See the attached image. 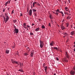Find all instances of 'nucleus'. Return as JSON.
I'll return each instance as SVG.
<instances>
[{
  "instance_id": "obj_1",
  "label": "nucleus",
  "mask_w": 75,
  "mask_h": 75,
  "mask_svg": "<svg viewBox=\"0 0 75 75\" xmlns=\"http://www.w3.org/2000/svg\"><path fill=\"white\" fill-rule=\"evenodd\" d=\"M40 47L41 48L43 47V45H44V42L43 41H42L41 40H40Z\"/></svg>"
},
{
  "instance_id": "obj_2",
  "label": "nucleus",
  "mask_w": 75,
  "mask_h": 75,
  "mask_svg": "<svg viewBox=\"0 0 75 75\" xmlns=\"http://www.w3.org/2000/svg\"><path fill=\"white\" fill-rule=\"evenodd\" d=\"M14 28H15L14 31L15 32V33H18V29L16 28V27L15 25H14Z\"/></svg>"
},
{
  "instance_id": "obj_3",
  "label": "nucleus",
  "mask_w": 75,
  "mask_h": 75,
  "mask_svg": "<svg viewBox=\"0 0 75 75\" xmlns=\"http://www.w3.org/2000/svg\"><path fill=\"white\" fill-rule=\"evenodd\" d=\"M5 17H6L5 23H6L7 22V21H8L9 19V17H8V16H5Z\"/></svg>"
},
{
  "instance_id": "obj_4",
  "label": "nucleus",
  "mask_w": 75,
  "mask_h": 75,
  "mask_svg": "<svg viewBox=\"0 0 75 75\" xmlns=\"http://www.w3.org/2000/svg\"><path fill=\"white\" fill-rule=\"evenodd\" d=\"M55 11L56 12H54L53 13H54V14H56V15H57V16H58V13H59V9H57V10Z\"/></svg>"
},
{
  "instance_id": "obj_5",
  "label": "nucleus",
  "mask_w": 75,
  "mask_h": 75,
  "mask_svg": "<svg viewBox=\"0 0 75 75\" xmlns=\"http://www.w3.org/2000/svg\"><path fill=\"white\" fill-rule=\"evenodd\" d=\"M70 73L71 75H74L75 74V71H74L71 70L70 72Z\"/></svg>"
},
{
  "instance_id": "obj_6",
  "label": "nucleus",
  "mask_w": 75,
  "mask_h": 75,
  "mask_svg": "<svg viewBox=\"0 0 75 75\" xmlns=\"http://www.w3.org/2000/svg\"><path fill=\"white\" fill-rule=\"evenodd\" d=\"M12 62L13 64H18V65H19V64H18V62H16L15 61H14L13 60H12Z\"/></svg>"
},
{
  "instance_id": "obj_7",
  "label": "nucleus",
  "mask_w": 75,
  "mask_h": 75,
  "mask_svg": "<svg viewBox=\"0 0 75 75\" xmlns=\"http://www.w3.org/2000/svg\"><path fill=\"white\" fill-rule=\"evenodd\" d=\"M29 14L30 16L32 15V9H30L29 12Z\"/></svg>"
},
{
  "instance_id": "obj_8",
  "label": "nucleus",
  "mask_w": 75,
  "mask_h": 75,
  "mask_svg": "<svg viewBox=\"0 0 75 75\" xmlns=\"http://www.w3.org/2000/svg\"><path fill=\"white\" fill-rule=\"evenodd\" d=\"M54 44H55V42H52L51 43H50V45L51 46H53L54 45Z\"/></svg>"
},
{
  "instance_id": "obj_9",
  "label": "nucleus",
  "mask_w": 75,
  "mask_h": 75,
  "mask_svg": "<svg viewBox=\"0 0 75 75\" xmlns=\"http://www.w3.org/2000/svg\"><path fill=\"white\" fill-rule=\"evenodd\" d=\"M61 27L62 30H64L65 29V27L63 25L61 26Z\"/></svg>"
},
{
  "instance_id": "obj_10",
  "label": "nucleus",
  "mask_w": 75,
  "mask_h": 75,
  "mask_svg": "<svg viewBox=\"0 0 75 75\" xmlns=\"http://www.w3.org/2000/svg\"><path fill=\"white\" fill-rule=\"evenodd\" d=\"M39 30H40V28L38 27V28L36 29L35 30V31L36 32L39 31Z\"/></svg>"
},
{
  "instance_id": "obj_11",
  "label": "nucleus",
  "mask_w": 75,
  "mask_h": 75,
  "mask_svg": "<svg viewBox=\"0 0 75 75\" xmlns=\"http://www.w3.org/2000/svg\"><path fill=\"white\" fill-rule=\"evenodd\" d=\"M6 54H8L9 53V50H6L5 51Z\"/></svg>"
},
{
  "instance_id": "obj_12",
  "label": "nucleus",
  "mask_w": 75,
  "mask_h": 75,
  "mask_svg": "<svg viewBox=\"0 0 75 75\" xmlns=\"http://www.w3.org/2000/svg\"><path fill=\"white\" fill-rule=\"evenodd\" d=\"M44 68H45V71H46V70H47V69H48V67L47 66H46V67H44Z\"/></svg>"
},
{
  "instance_id": "obj_13",
  "label": "nucleus",
  "mask_w": 75,
  "mask_h": 75,
  "mask_svg": "<svg viewBox=\"0 0 75 75\" xmlns=\"http://www.w3.org/2000/svg\"><path fill=\"white\" fill-rule=\"evenodd\" d=\"M70 34L71 35H74V32L72 31L71 32Z\"/></svg>"
},
{
  "instance_id": "obj_14",
  "label": "nucleus",
  "mask_w": 75,
  "mask_h": 75,
  "mask_svg": "<svg viewBox=\"0 0 75 75\" xmlns=\"http://www.w3.org/2000/svg\"><path fill=\"white\" fill-rule=\"evenodd\" d=\"M33 53H34L33 52H32L30 55V56H31V57H33Z\"/></svg>"
},
{
  "instance_id": "obj_15",
  "label": "nucleus",
  "mask_w": 75,
  "mask_h": 75,
  "mask_svg": "<svg viewBox=\"0 0 75 75\" xmlns=\"http://www.w3.org/2000/svg\"><path fill=\"white\" fill-rule=\"evenodd\" d=\"M66 26H67V27H68V26H69V24L68 23H66Z\"/></svg>"
},
{
  "instance_id": "obj_16",
  "label": "nucleus",
  "mask_w": 75,
  "mask_h": 75,
  "mask_svg": "<svg viewBox=\"0 0 75 75\" xmlns=\"http://www.w3.org/2000/svg\"><path fill=\"white\" fill-rule=\"evenodd\" d=\"M32 11L33 12H35L36 11H37V10H35L34 9H32Z\"/></svg>"
},
{
  "instance_id": "obj_17",
  "label": "nucleus",
  "mask_w": 75,
  "mask_h": 75,
  "mask_svg": "<svg viewBox=\"0 0 75 75\" xmlns=\"http://www.w3.org/2000/svg\"><path fill=\"white\" fill-rule=\"evenodd\" d=\"M65 56L66 57H67V58H69V56H68V55L67 54V53H66V54H65Z\"/></svg>"
},
{
  "instance_id": "obj_18",
  "label": "nucleus",
  "mask_w": 75,
  "mask_h": 75,
  "mask_svg": "<svg viewBox=\"0 0 75 75\" xmlns=\"http://www.w3.org/2000/svg\"><path fill=\"white\" fill-rule=\"evenodd\" d=\"M63 34L64 35H68V33H63Z\"/></svg>"
},
{
  "instance_id": "obj_19",
  "label": "nucleus",
  "mask_w": 75,
  "mask_h": 75,
  "mask_svg": "<svg viewBox=\"0 0 75 75\" xmlns=\"http://www.w3.org/2000/svg\"><path fill=\"white\" fill-rule=\"evenodd\" d=\"M28 54H27V53H25L24 54V55L25 56H27Z\"/></svg>"
},
{
  "instance_id": "obj_20",
  "label": "nucleus",
  "mask_w": 75,
  "mask_h": 75,
  "mask_svg": "<svg viewBox=\"0 0 75 75\" xmlns=\"http://www.w3.org/2000/svg\"><path fill=\"white\" fill-rule=\"evenodd\" d=\"M54 50H58V48L57 47H54Z\"/></svg>"
},
{
  "instance_id": "obj_21",
  "label": "nucleus",
  "mask_w": 75,
  "mask_h": 75,
  "mask_svg": "<svg viewBox=\"0 0 75 75\" xmlns=\"http://www.w3.org/2000/svg\"><path fill=\"white\" fill-rule=\"evenodd\" d=\"M34 14L35 16H37V12H35L34 13Z\"/></svg>"
},
{
  "instance_id": "obj_22",
  "label": "nucleus",
  "mask_w": 75,
  "mask_h": 75,
  "mask_svg": "<svg viewBox=\"0 0 75 75\" xmlns=\"http://www.w3.org/2000/svg\"><path fill=\"white\" fill-rule=\"evenodd\" d=\"M45 26L42 25V28L43 29H44V28H45Z\"/></svg>"
},
{
  "instance_id": "obj_23",
  "label": "nucleus",
  "mask_w": 75,
  "mask_h": 75,
  "mask_svg": "<svg viewBox=\"0 0 75 75\" xmlns=\"http://www.w3.org/2000/svg\"><path fill=\"white\" fill-rule=\"evenodd\" d=\"M13 22L14 23H16L17 22V20H15L13 21Z\"/></svg>"
},
{
  "instance_id": "obj_24",
  "label": "nucleus",
  "mask_w": 75,
  "mask_h": 75,
  "mask_svg": "<svg viewBox=\"0 0 75 75\" xmlns=\"http://www.w3.org/2000/svg\"><path fill=\"white\" fill-rule=\"evenodd\" d=\"M18 71H20L21 72H23V70H22V69H19L18 70Z\"/></svg>"
},
{
  "instance_id": "obj_25",
  "label": "nucleus",
  "mask_w": 75,
  "mask_h": 75,
  "mask_svg": "<svg viewBox=\"0 0 75 75\" xmlns=\"http://www.w3.org/2000/svg\"><path fill=\"white\" fill-rule=\"evenodd\" d=\"M4 18V21H5V20H6V18H5V17H4V16L3 17Z\"/></svg>"
},
{
  "instance_id": "obj_26",
  "label": "nucleus",
  "mask_w": 75,
  "mask_h": 75,
  "mask_svg": "<svg viewBox=\"0 0 75 75\" xmlns=\"http://www.w3.org/2000/svg\"><path fill=\"white\" fill-rule=\"evenodd\" d=\"M35 4H37V2H35L33 3V5H35Z\"/></svg>"
},
{
  "instance_id": "obj_27",
  "label": "nucleus",
  "mask_w": 75,
  "mask_h": 75,
  "mask_svg": "<svg viewBox=\"0 0 75 75\" xmlns=\"http://www.w3.org/2000/svg\"><path fill=\"white\" fill-rule=\"evenodd\" d=\"M37 5H38V6H40V4L39 3H38L37 4Z\"/></svg>"
},
{
  "instance_id": "obj_28",
  "label": "nucleus",
  "mask_w": 75,
  "mask_h": 75,
  "mask_svg": "<svg viewBox=\"0 0 75 75\" xmlns=\"http://www.w3.org/2000/svg\"><path fill=\"white\" fill-rule=\"evenodd\" d=\"M23 25L24 26H25V27L26 26V23H23Z\"/></svg>"
},
{
  "instance_id": "obj_29",
  "label": "nucleus",
  "mask_w": 75,
  "mask_h": 75,
  "mask_svg": "<svg viewBox=\"0 0 75 75\" xmlns=\"http://www.w3.org/2000/svg\"><path fill=\"white\" fill-rule=\"evenodd\" d=\"M8 4V2L7 1L6 2L5 5H6V6H7V4Z\"/></svg>"
},
{
  "instance_id": "obj_30",
  "label": "nucleus",
  "mask_w": 75,
  "mask_h": 75,
  "mask_svg": "<svg viewBox=\"0 0 75 75\" xmlns=\"http://www.w3.org/2000/svg\"><path fill=\"white\" fill-rule=\"evenodd\" d=\"M45 63H44L43 65V67H45Z\"/></svg>"
},
{
  "instance_id": "obj_31",
  "label": "nucleus",
  "mask_w": 75,
  "mask_h": 75,
  "mask_svg": "<svg viewBox=\"0 0 75 75\" xmlns=\"http://www.w3.org/2000/svg\"><path fill=\"white\" fill-rule=\"evenodd\" d=\"M20 66H21L22 65H23V64H21V63L20 62Z\"/></svg>"
},
{
  "instance_id": "obj_32",
  "label": "nucleus",
  "mask_w": 75,
  "mask_h": 75,
  "mask_svg": "<svg viewBox=\"0 0 75 75\" xmlns=\"http://www.w3.org/2000/svg\"><path fill=\"white\" fill-rule=\"evenodd\" d=\"M30 35H34V34L33 33H30Z\"/></svg>"
},
{
  "instance_id": "obj_33",
  "label": "nucleus",
  "mask_w": 75,
  "mask_h": 75,
  "mask_svg": "<svg viewBox=\"0 0 75 75\" xmlns=\"http://www.w3.org/2000/svg\"><path fill=\"white\" fill-rule=\"evenodd\" d=\"M14 13V10H13L12 11L11 14H13Z\"/></svg>"
},
{
  "instance_id": "obj_34",
  "label": "nucleus",
  "mask_w": 75,
  "mask_h": 75,
  "mask_svg": "<svg viewBox=\"0 0 75 75\" xmlns=\"http://www.w3.org/2000/svg\"><path fill=\"white\" fill-rule=\"evenodd\" d=\"M65 10H66L68 9V7H65Z\"/></svg>"
},
{
  "instance_id": "obj_35",
  "label": "nucleus",
  "mask_w": 75,
  "mask_h": 75,
  "mask_svg": "<svg viewBox=\"0 0 75 75\" xmlns=\"http://www.w3.org/2000/svg\"><path fill=\"white\" fill-rule=\"evenodd\" d=\"M56 59L57 61H59V59H58V57H56Z\"/></svg>"
},
{
  "instance_id": "obj_36",
  "label": "nucleus",
  "mask_w": 75,
  "mask_h": 75,
  "mask_svg": "<svg viewBox=\"0 0 75 75\" xmlns=\"http://www.w3.org/2000/svg\"><path fill=\"white\" fill-rule=\"evenodd\" d=\"M27 50H28V51H30V49L29 48V47H28L27 48Z\"/></svg>"
},
{
  "instance_id": "obj_37",
  "label": "nucleus",
  "mask_w": 75,
  "mask_h": 75,
  "mask_svg": "<svg viewBox=\"0 0 75 75\" xmlns=\"http://www.w3.org/2000/svg\"><path fill=\"white\" fill-rule=\"evenodd\" d=\"M7 2H8V4H10V1H8Z\"/></svg>"
},
{
  "instance_id": "obj_38",
  "label": "nucleus",
  "mask_w": 75,
  "mask_h": 75,
  "mask_svg": "<svg viewBox=\"0 0 75 75\" xmlns=\"http://www.w3.org/2000/svg\"><path fill=\"white\" fill-rule=\"evenodd\" d=\"M51 22H52V24H54V22H53V21L51 20Z\"/></svg>"
},
{
  "instance_id": "obj_39",
  "label": "nucleus",
  "mask_w": 75,
  "mask_h": 75,
  "mask_svg": "<svg viewBox=\"0 0 75 75\" xmlns=\"http://www.w3.org/2000/svg\"><path fill=\"white\" fill-rule=\"evenodd\" d=\"M26 26H27L28 28H30V26L28 25H27Z\"/></svg>"
},
{
  "instance_id": "obj_40",
  "label": "nucleus",
  "mask_w": 75,
  "mask_h": 75,
  "mask_svg": "<svg viewBox=\"0 0 75 75\" xmlns=\"http://www.w3.org/2000/svg\"><path fill=\"white\" fill-rule=\"evenodd\" d=\"M49 17H50V18L51 19V15H50L49 16Z\"/></svg>"
},
{
  "instance_id": "obj_41",
  "label": "nucleus",
  "mask_w": 75,
  "mask_h": 75,
  "mask_svg": "<svg viewBox=\"0 0 75 75\" xmlns=\"http://www.w3.org/2000/svg\"><path fill=\"white\" fill-rule=\"evenodd\" d=\"M20 16H23V14L21 13Z\"/></svg>"
},
{
  "instance_id": "obj_42",
  "label": "nucleus",
  "mask_w": 75,
  "mask_h": 75,
  "mask_svg": "<svg viewBox=\"0 0 75 75\" xmlns=\"http://www.w3.org/2000/svg\"><path fill=\"white\" fill-rule=\"evenodd\" d=\"M49 26H50V27H51V24L50 23L49 24Z\"/></svg>"
},
{
  "instance_id": "obj_43",
  "label": "nucleus",
  "mask_w": 75,
  "mask_h": 75,
  "mask_svg": "<svg viewBox=\"0 0 75 75\" xmlns=\"http://www.w3.org/2000/svg\"><path fill=\"white\" fill-rule=\"evenodd\" d=\"M18 52H17L16 53V54H17V55H18Z\"/></svg>"
},
{
  "instance_id": "obj_44",
  "label": "nucleus",
  "mask_w": 75,
  "mask_h": 75,
  "mask_svg": "<svg viewBox=\"0 0 75 75\" xmlns=\"http://www.w3.org/2000/svg\"><path fill=\"white\" fill-rule=\"evenodd\" d=\"M4 11H5V9H3V11L4 12Z\"/></svg>"
},
{
  "instance_id": "obj_45",
  "label": "nucleus",
  "mask_w": 75,
  "mask_h": 75,
  "mask_svg": "<svg viewBox=\"0 0 75 75\" xmlns=\"http://www.w3.org/2000/svg\"><path fill=\"white\" fill-rule=\"evenodd\" d=\"M5 16H7V13H5Z\"/></svg>"
},
{
  "instance_id": "obj_46",
  "label": "nucleus",
  "mask_w": 75,
  "mask_h": 75,
  "mask_svg": "<svg viewBox=\"0 0 75 75\" xmlns=\"http://www.w3.org/2000/svg\"><path fill=\"white\" fill-rule=\"evenodd\" d=\"M64 21H65V20L63 19V20L62 21V22H64Z\"/></svg>"
},
{
  "instance_id": "obj_47",
  "label": "nucleus",
  "mask_w": 75,
  "mask_h": 75,
  "mask_svg": "<svg viewBox=\"0 0 75 75\" xmlns=\"http://www.w3.org/2000/svg\"><path fill=\"white\" fill-rule=\"evenodd\" d=\"M34 25H35V24H34L33 23V24H32V26H33Z\"/></svg>"
},
{
  "instance_id": "obj_48",
  "label": "nucleus",
  "mask_w": 75,
  "mask_h": 75,
  "mask_svg": "<svg viewBox=\"0 0 75 75\" xmlns=\"http://www.w3.org/2000/svg\"><path fill=\"white\" fill-rule=\"evenodd\" d=\"M23 27H24V28H27V27H24V26H23Z\"/></svg>"
},
{
  "instance_id": "obj_49",
  "label": "nucleus",
  "mask_w": 75,
  "mask_h": 75,
  "mask_svg": "<svg viewBox=\"0 0 75 75\" xmlns=\"http://www.w3.org/2000/svg\"><path fill=\"white\" fill-rule=\"evenodd\" d=\"M62 17H63V16H64V13H63L62 14Z\"/></svg>"
},
{
  "instance_id": "obj_50",
  "label": "nucleus",
  "mask_w": 75,
  "mask_h": 75,
  "mask_svg": "<svg viewBox=\"0 0 75 75\" xmlns=\"http://www.w3.org/2000/svg\"><path fill=\"white\" fill-rule=\"evenodd\" d=\"M74 70L75 71V67H74Z\"/></svg>"
},
{
  "instance_id": "obj_51",
  "label": "nucleus",
  "mask_w": 75,
  "mask_h": 75,
  "mask_svg": "<svg viewBox=\"0 0 75 75\" xmlns=\"http://www.w3.org/2000/svg\"><path fill=\"white\" fill-rule=\"evenodd\" d=\"M45 72L46 74H47V71H45Z\"/></svg>"
},
{
  "instance_id": "obj_52",
  "label": "nucleus",
  "mask_w": 75,
  "mask_h": 75,
  "mask_svg": "<svg viewBox=\"0 0 75 75\" xmlns=\"http://www.w3.org/2000/svg\"><path fill=\"white\" fill-rule=\"evenodd\" d=\"M69 1V3H70V1L69 0H68Z\"/></svg>"
},
{
  "instance_id": "obj_53",
  "label": "nucleus",
  "mask_w": 75,
  "mask_h": 75,
  "mask_svg": "<svg viewBox=\"0 0 75 75\" xmlns=\"http://www.w3.org/2000/svg\"><path fill=\"white\" fill-rule=\"evenodd\" d=\"M61 13L62 14H63V12H61Z\"/></svg>"
},
{
  "instance_id": "obj_54",
  "label": "nucleus",
  "mask_w": 75,
  "mask_h": 75,
  "mask_svg": "<svg viewBox=\"0 0 75 75\" xmlns=\"http://www.w3.org/2000/svg\"><path fill=\"white\" fill-rule=\"evenodd\" d=\"M33 7H34L35 6H34V5H33Z\"/></svg>"
},
{
  "instance_id": "obj_55",
  "label": "nucleus",
  "mask_w": 75,
  "mask_h": 75,
  "mask_svg": "<svg viewBox=\"0 0 75 75\" xmlns=\"http://www.w3.org/2000/svg\"><path fill=\"white\" fill-rule=\"evenodd\" d=\"M53 75H56V74L54 73Z\"/></svg>"
},
{
  "instance_id": "obj_56",
  "label": "nucleus",
  "mask_w": 75,
  "mask_h": 75,
  "mask_svg": "<svg viewBox=\"0 0 75 75\" xmlns=\"http://www.w3.org/2000/svg\"><path fill=\"white\" fill-rule=\"evenodd\" d=\"M71 28H72V25H71Z\"/></svg>"
},
{
  "instance_id": "obj_57",
  "label": "nucleus",
  "mask_w": 75,
  "mask_h": 75,
  "mask_svg": "<svg viewBox=\"0 0 75 75\" xmlns=\"http://www.w3.org/2000/svg\"><path fill=\"white\" fill-rule=\"evenodd\" d=\"M68 17H69V18H70H70H71V17H69V16Z\"/></svg>"
},
{
  "instance_id": "obj_58",
  "label": "nucleus",
  "mask_w": 75,
  "mask_h": 75,
  "mask_svg": "<svg viewBox=\"0 0 75 75\" xmlns=\"http://www.w3.org/2000/svg\"><path fill=\"white\" fill-rule=\"evenodd\" d=\"M59 13H61V12H62V11H59Z\"/></svg>"
},
{
  "instance_id": "obj_59",
  "label": "nucleus",
  "mask_w": 75,
  "mask_h": 75,
  "mask_svg": "<svg viewBox=\"0 0 75 75\" xmlns=\"http://www.w3.org/2000/svg\"><path fill=\"white\" fill-rule=\"evenodd\" d=\"M74 51H75V48H74Z\"/></svg>"
},
{
  "instance_id": "obj_60",
  "label": "nucleus",
  "mask_w": 75,
  "mask_h": 75,
  "mask_svg": "<svg viewBox=\"0 0 75 75\" xmlns=\"http://www.w3.org/2000/svg\"><path fill=\"white\" fill-rule=\"evenodd\" d=\"M75 47V45H74V47Z\"/></svg>"
},
{
  "instance_id": "obj_61",
  "label": "nucleus",
  "mask_w": 75,
  "mask_h": 75,
  "mask_svg": "<svg viewBox=\"0 0 75 75\" xmlns=\"http://www.w3.org/2000/svg\"><path fill=\"white\" fill-rule=\"evenodd\" d=\"M27 30H28V29L27 28Z\"/></svg>"
},
{
  "instance_id": "obj_62",
  "label": "nucleus",
  "mask_w": 75,
  "mask_h": 75,
  "mask_svg": "<svg viewBox=\"0 0 75 75\" xmlns=\"http://www.w3.org/2000/svg\"><path fill=\"white\" fill-rule=\"evenodd\" d=\"M66 61L67 62H68V61H67V60Z\"/></svg>"
},
{
  "instance_id": "obj_63",
  "label": "nucleus",
  "mask_w": 75,
  "mask_h": 75,
  "mask_svg": "<svg viewBox=\"0 0 75 75\" xmlns=\"http://www.w3.org/2000/svg\"><path fill=\"white\" fill-rule=\"evenodd\" d=\"M74 44H75V42H74Z\"/></svg>"
},
{
  "instance_id": "obj_64",
  "label": "nucleus",
  "mask_w": 75,
  "mask_h": 75,
  "mask_svg": "<svg viewBox=\"0 0 75 75\" xmlns=\"http://www.w3.org/2000/svg\"><path fill=\"white\" fill-rule=\"evenodd\" d=\"M7 75H8V74H7Z\"/></svg>"
}]
</instances>
